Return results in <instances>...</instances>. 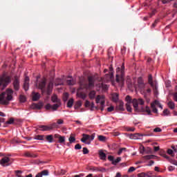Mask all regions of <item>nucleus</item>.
Listing matches in <instances>:
<instances>
[{
    "mask_svg": "<svg viewBox=\"0 0 177 177\" xmlns=\"http://www.w3.org/2000/svg\"><path fill=\"white\" fill-rule=\"evenodd\" d=\"M132 104L133 107L137 111H142V113H147L149 115H150L151 111L150 110V107L148 106L145 107H141L140 108L139 106H143L145 104V100L142 98L138 99H133L132 100Z\"/></svg>",
    "mask_w": 177,
    "mask_h": 177,
    "instance_id": "1",
    "label": "nucleus"
},
{
    "mask_svg": "<svg viewBox=\"0 0 177 177\" xmlns=\"http://www.w3.org/2000/svg\"><path fill=\"white\" fill-rule=\"evenodd\" d=\"M13 100V90L12 88L6 89L0 95V104L8 106L9 102Z\"/></svg>",
    "mask_w": 177,
    "mask_h": 177,
    "instance_id": "2",
    "label": "nucleus"
},
{
    "mask_svg": "<svg viewBox=\"0 0 177 177\" xmlns=\"http://www.w3.org/2000/svg\"><path fill=\"white\" fill-rule=\"evenodd\" d=\"M127 84L128 85V88L129 89H132L133 88H135L136 90L143 91L144 88H145L146 84H145V82L143 81V79L142 77H138L137 80V84L135 83L131 82V78L128 77L127 80Z\"/></svg>",
    "mask_w": 177,
    "mask_h": 177,
    "instance_id": "3",
    "label": "nucleus"
},
{
    "mask_svg": "<svg viewBox=\"0 0 177 177\" xmlns=\"http://www.w3.org/2000/svg\"><path fill=\"white\" fill-rule=\"evenodd\" d=\"M124 70H125V66H124V64L122 65V68H118L116 69V82L120 85L121 86H124Z\"/></svg>",
    "mask_w": 177,
    "mask_h": 177,
    "instance_id": "4",
    "label": "nucleus"
},
{
    "mask_svg": "<svg viewBox=\"0 0 177 177\" xmlns=\"http://www.w3.org/2000/svg\"><path fill=\"white\" fill-rule=\"evenodd\" d=\"M10 82H12V77L8 75H3L1 77H0V88H1L2 90L5 89Z\"/></svg>",
    "mask_w": 177,
    "mask_h": 177,
    "instance_id": "5",
    "label": "nucleus"
},
{
    "mask_svg": "<svg viewBox=\"0 0 177 177\" xmlns=\"http://www.w3.org/2000/svg\"><path fill=\"white\" fill-rule=\"evenodd\" d=\"M93 86H95V80L93 77H88V84L86 82V81L80 82V88L82 89H92Z\"/></svg>",
    "mask_w": 177,
    "mask_h": 177,
    "instance_id": "6",
    "label": "nucleus"
},
{
    "mask_svg": "<svg viewBox=\"0 0 177 177\" xmlns=\"http://www.w3.org/2000/svg\"><path fill=\"white\" fill-rule=\"evenodd\" d=\"M95 103H97V104H100V106H101L100 110L101 111H103L106 106V98L104 97V95H97V97H95Z\"/></svg>",
    "mask_w": 177,
    "mask_h": 177,
    "instance_id": "7",
    "label": "nucleus"
},
{
    "mask_svg": "<svg viewBox=\"0 0 177 177\" xmlns=\"http://www.w3.org/2000/svg\"><path fill=\"white\" fill-rule=\"evenodd\" d=\"M39 128L40 129V131L45 132L48 131H52V129L57 128V124L56 123H53L48 125H39Z\"/></svg>",
    "mask_w": 177,
    "mask_h": 177,
    "instance_id": "8",
    "label": "nucleus"
},
{
    "mask_svg": "<svg viewBox=\"0 0 177 177\" xmlns=\"http://www.w3.org/2000/svg\"><path fill=\"white\" fill-rule=\"evenodd\" d=\"M156 106H158L159 109H161L162 110V105L160 103L158 100H155L153 103L151 104V108L152 109L153 113H158V110L156 107Z\"/></svg>",
    "mask_w": 177,
    "mask_h": 177,
    "instance_id": "9",
    "label": "nucleus"
},
{
    "mask_svg": "<svg viewBox=\"0 0 177 177\" xmlns=\"http://www.w3.org/2000/svg\"><path fill=\"white\" fill-rule=\"evenodd\" d=\"M10 158L9 157H4L0 160V165L2 167H9L10 165Z\"/></svg>",
    "mask_w": 177,
    "mask_h": 177,
    "instance_id": "10",
    "label": "nucleus"
},
{
    "mask_svg": "<svg viewBox=\"0 0 177 177\" xmlns=\"http://www.w3.org/2000/svg\"><path fill=\"white\" fill-rule=\"evenodd\" d=\"M83 138L81 139V142L82 143H86V140H93L95 139V134H93L92 136H89L88 134H83L82 135Z\"/></svg>",
    "mask_w": 177,
    "mask_h": 177,
    "instance_id": "11",
    "label": "nucleus"
},
{
    "mask_svg": "<svg viewBox=\"0 0 177 177\" xmlns=\"http://www.w3.org/2000/svg\"><path fill=\"white\" fill-rule=\"evenodd\" d=\"M46 85V80L44 78L36 82V88H37L38 89H44Z\"/></svg>",
    "mask_w": 177,
    "mask_h": 177,
    "instance_id": "12",
    "label": "nucleus"
},
{
    "mask_svg": "<svg viewBox=\"0 0 177 177\" xmlns=\"http://www.w3.org/2000/svg\"><path fill=\"white\" fill-rule=\"evenodd\" d=\"M60 107V104H55L54 105H51L50 104H47L45 106L46 110H53V111H56L57 109Z\"/></svg>",
    "mask_w": 177,
    "mask_h": 177,
    "instance_id": "13",
    "label": "nucleus"
},
{
    "mask_svg": "<svg viewBox=\"0 0 177 177\" xmlns=\"http://www.w3.org/2000/svg\"><path fill=\"white\" fill-rule=\"evenodd\" d=\"M148 82H149V85H151V86H152V88H155V89H156V90L158 89V85L156 83L154 86V83L153 82V77L151 76V75H150L148 77Z\"/></svg>",
    "mask_w": 177,
    "mask_h": 177,
    "instance_id": "14",
    "label": "nucleus"
},
{
    "mask_svg": "<svg viewBox=\"0 0 177 177\" xmlns=\"http://www.w3.org/2000/svg\"><path fill=\"white\" fill-rule=\"evenodd\" d=\"M51 101L53 103H57V104H59V106H62V103L60 102V100L59 98H57V95H53L51 97Z\"/></svg>",
    "mask_w": 177,
    "mask_h": 177,
    "instance_id": "15",
    "label": "nucleus"
},
{
    "mask_svg": "<svg viewBox=\"0 0 177 177\" xmlns=\"http://www.w3.org/2000/svg\"><path fill=\"white\" fill-rule=\"evenodd\" d=\"M30 78L28 77H25L24 83V89L25 91H28Z\"/></svg>",
    "mask_w": 177,
    "mask_h": 177,
    "instance_id": "16",
    "label": "nucleus"
},
{
    "mask_svg": "<svg viewBox=\"0 0 177 177\" xmlns=\"http://www.w3.org/2000/svg\"><path fill=\"white\" fill-rule=\"evenodd\" d=\"M13 86H14V89H15V91H19V89L20 88V83L19 82V80L15 79L14 80Z\"/></svg>",
    "mask_w": 177,
    "mask_h": 177,
    "instance_id": "17",
    "label": "nucleus"
},
{
    "mask_svg": "<svg viewBox=\"0 0 177 177\" xmlns=\"http://www.w3.org/2000/svg\"><path fill=\"white\" fill-rule=\"evenodd\" d=\"M77 97H80V99H83V100L86 99V94L80 93V91L77 93Z\"/></svg>",
    "mask_w": 177,
    "mask_h": 177,
    "instance_id": "18",
    "label": "nucleus"
},
{
    "mask_svg": "<svg viewBox=\"0 0 177 177\" xmlns=\"http://www.w3.org/2000/svg\"><path fill=\"white\" fill-rule=\"evenodd\" d=\"M99 156H100V160H106V153H104V152H103V151L100 150L99 151Z\"/></svg>",
    "mask_w": 177,
    "mask_h": 177,
    "instance_id": "19",
    "label": "nucleus"
},
{
    "mask_svg": "<svg viewBox=\"0 0 177 177\" xmlns=\"http://www.w3.org/2000/svg\"><path fill=\"white\" fill-rule=\"evenodd\" d=\"M58 143H60L61 145H66V137L61 136L59 139H58Z\"/></svg>",
    "mask_w": 177,
    "mask_h": 177,
    "instance_id": "20",
    "label": "nucleus"
},
{
    "mask_svg": "<svg viewBox=\"0 0 177 177\" xmlns=\"http://www.w3.org/2000/svg\"><path fill=\"white\" fill-rule=\"evenodd\" d=\"M46 139L48 143H53V135H48L46 136Z\"/></svg>",
    "mask_w": 177,
    "mask_h": 177,
    "instance_id": "21",
    "label": "nucleus"
},
{
    "mask_svg": "<svg viewBox=\"0 0 177 177\" xmlns=\"http://www.w3.org/2000/svg\"><path fill=\"white\" fill-rule=\"evenodd\" d=\"M96 96V91H92L88 93V97L89 99L93 100L95 99V97Z\"/></svg>",
    "mask_w": 177,
    "mask_h": 177,
    "instance_id": "22",
    "label": "nucleus"
},
{
    "mask_svg": "<svg viewBox=\"0 0 177 177\" xmlns=\"http://www.w3.org/2000/svg\"><path fill=\"white\" fill-rule=\"evenodd\" d=\"M167 106L169 109H171V110H174V109H175V102L169 101V102H167Z\"/></svg>",
    "mask_w": 177,
    "mask_h": 177,
    "instance_id": "23",
    "label": "nucleus"
},
{
    "mask_svg": "<svg viewBox=\"0 0 177 177\" xmlns=\"http://www.w3.org/2000/svg\"><path fill=\"white\" fill-rule=\"evenodd\" d=\"M52 89H53V82H50L48 85V93H50L52 92Z\"/></svg>",
    "mask_w": 177,
    "mask_h": 177,
    "instance_id": "24",
    "label": "nucleus"
},
{
    "mask_svg": "<svg viewBox=\"0 0 177 177\" xmlns=\"http://www.w3.org/2000/svg\"><path fill=\"white\" fill-rule=\"evenodd\" d=\"M39 97H41V95H39V93H35L32 96L33 102H37V100H39Z\"/></svg>",
    "mask_w": 177,
    "mask_h": 177,
    "instance_id": "25",
    "label": "nucleus"
},
{
    "mask_svg": "<svg viewBox=\"0 0 177 177\" xmlns=\"http://www.w3.org/2000/svg\"><path fill=\"white\" fill-rule=\"evenodd\" d=\"M112 100L113 102L116 103V102H118V93H114L112 94Z\"/></svg>",
    "mask_w": 177,
    "mask_h": 177,
    "instance_id": "26",
    "label": "nucleus"
},
{
    "mask_svg": "<svg viewBox=\"0 0 177 177\" xmlns=\"http://www.w3.org/2000/svg\"><path fill=\"white\" fill-rule=\"evenodd\" d=\"M73 104H74V99L71 98L67 103V107H68L69 109H71V107H73Z\"/></svg>",
    "mask_w": 177,
    "mask_h": 177,
    "instance_id": "27",
    "label": "nucleus"
},
{
    "mask_svg": "<svg viewBox=\"0 0 177 177\" xmlns=\"http://www.w3.org/2000/svg\"><path fill=\"white\" fill-rule=\"evenodd\" d=\"M69 143L71 145V143H74L75 142V137H74V134L71 133L69 138Z\"/></svg>",
    "mask_w": 177,
    "mask_h": 177,
    "instance_id": "28",
    "label": "nucleus"
},
{
    "mask_svg": "<svg viewBox=\"0 0 177 177\" xmlns=\"http://www.w3.org/2000/svg\"><path fill=\"white\" fill-rule=\"evenodd\" d=\"M138 136H142V135H140L139 133L131 134L130 135V139L137 140V139H139Z\"/></svg>",
    "mask_w": 177,
    "mask_h": 177,
    "instance_id": "29",
    "label": "nucleus"
},
{
    "mask_svg": "<svg viewBox=\"0 0 177 177\" xmlns=\"http://www.w3.org/2000/svg\"><path fill=\"white\" fill-rule=\"evenodd\" d=\"M118 110H120L121 111H124V102H119V106H117Z\"/></svg>",
    "mask_w": 177,
    "mask_h": 177,
    "instance_id": "30",
    "label": "nucleus"
},
{
    "mask_svg": "<svg viewBox=\"0 0 177 177\" xmlns=\"http://www.w3.org/2000/svg\"><path fill=\"white\" fill-rule=\"evenodd\" d=\"M140 154H147V151H146L144 146L140 147Z\"/></svg>",
    "mask_w": 177,
    "mask_h": 177,
    "instance_id": "31",
    "label": "nucleus"
},
{
    "mask_svg": "<svg viewBox=\"0 0 177 177\" xmlns=\"http://www.w3.org/2000/svg\"><path fill=\"white\" fill-rule=\"evenodd\" d=\"M44 138H45V136L38 135L35 137V140H44Z\"/></svg>",
    "mask_w": 177,
    "mask_h": 177,
    "instance_id": "32",
    "label": "nucleus"
},
{
    "mask_svg": "<svg viewBox=\"0 0 177 177\" xmlns=\"http://www.w3.org/2000/svg\"><path fill=\"white\" fill-rule=\"evenodd\" d=\"M120 161H121V157H118L115 160L113 159V165H117Z\"/></svg>",
    "mask_w": 177,
    "mask_h": 177,
    "instance_id": "33",
    "label": "nucleus"
},
{
    "mask_svg": "<svg viewBox=\"0 0 177 177\" xmlns=\"http://www.w3.org/2000/svg\"><path fill=\"white\" fill-rule=\"evenodd\" d=\"M126 109H127V111H129V113L132 112V107H131V104L127 103L126 104Z\"/></svg>",
    "mask_w": 177,
    "mask_h": 177,
    "instance_id": "34",
    "label": "nucleus"
},
{
    "mask_svg": "<svg viewBox=\"0 0 177 177\" xmlns=\"http://www.w3.org/2000/svg\"><path fill=\"white\" fill-rule=\"evenodd\" d=\"M66 83L68 84V85H74V84H75V82L74 81V79H71L68 80L66 81Z\"/></svg>",
    "mask_w": 177,
    "mask_h": 177,
    "instance_id": "35",
    "label": "nucleus"
},
{
    "mask_svg": "<svg viewBox=\"0 0 177 177\" xmlns=\"http://www.w3.org/2000/svg\"><path fill=\"white\" fill-rule=\"evenodd\" d=\"M98 140L100 142H106V137L104 136H98Z\"/></svg>",
    "mask_w": 177,
    "mask_h": 177,
    "instance_id": "36",
    "label": "nucleus"
},
{
    "mask_svg": "<svg viewBox=\"0 0 177 177\" xmlns=\"http://www.w3.org/2000/svg\"><path fill=\"white\" fill-rule=\"evenodd\" d=\"M59 85H63V81L60 79H57V82H55V86H59Z\"/></svg>",
    "mask_w": 177,
    "mask_h": 177,
    "instance_id": "37",
    "label": "nucleus"
},
{
    "mask_svg": "<svg viewBox=\"0 0 177 177\" xmlns=\"http://www.w3.org/2000/svg\"><path fill=\"white\" fill-rule=\"evenodd\" d=\"M40 173L41 174L42 176H48V175H49V171L48 170H44Z\"/></svg>",
    "mask_w": 177,
    "mask_h": 177,
    "instance_id": "38",
    "label": "nucleus"
},
{
    "mask_svg": "<svg viewBox=\"0 0 177 177\" xmlns=\"http://www.w3.org/2000/svg\"><path fill=\"white\" fill-rule=\"evenodd\" d=\"M26 96L24 95H20L19 97V101L21 102V103H24V102H26Z\"/></svg>",
    "mask_w": 177,
    "mask_h": 177,
    "instance_id": "39",
    "label": "nucleus"
},
{
    "mask_svg": "<svg viewBox=\"0 0 177 177\" xmlns=\"http://www.w3.org/2000/svg\"><path fill=\"white\" fill-rule=\"evenodd\" d=\"M15 174L17 177H23V176H21V174H23V171H15Z\"/></svg>",
    "mask_w": 177,
    "mask_h": 177,
    "instance_id": "40",
    "label": "nucleus"
},
{
    "mask_svg": "<svg viewBox=\"0 0 177 177\" xmlns=\"http://www.w3.org/2000/svg\"><path fill=\"white\" fill-rule=\"evenodd\" d=\"M154 157V156L153 155H147L144 156L145 160H151V158H153Z\"/></svg>",
    "mask_w": 177,
    "mask_h": 177,
    "instance_id": "41",
    "label": "nucleus"
},
{
    "mask_svg": "<svg viewBox=\"0 0 177 177\" xmlns=\"http://www.w3.org/2000/svg\"><path fill=\"white\" fill-rule=\"evenodd\" d=\"M169 114H171V112H169L168 109H165L163 111V115L167 116V115H169Z\"/></svg>",
    "mask_w": 177,
    "mask_h": 177,
    "instance_id": "42",
    "label": "nucleus"
},
{
    "mask_svg": "<svg viewBox=\"0 0 177 177\" xmlns=\"http://www.w3.org/2000/svg\"><path fill=\"white\" fill-rule=\"evenodd\" d=\"M25 156H26V157H32V158H35V157H37V156L33 155V154H32V153H28V152L26 153H25Z\"/></svg>",
    "mask_w": 177,
    "mask_h": 177,
    "instance_id": "43",
    "label": "nucleus"
},
{
    "mask_svg": "<svg viewBox=\"0 0 177 177\" xmlns=\"http://www.w3.org/2000/svg\"><path fill=\"white\" fill-rule=\"evenodd\" d=\"M15 122V119L10 118L8 121L6 122L7 124H12Z\"/></svg>",
    "mask_w": 177,
    "mask_h": 177,
    "instance_id": "44",
    "label": "nucleus"
},
{
    "mask_svg": "<svg viewBox=\"0 0 177 177\" xmlns=\"http://www.w3.org/2000/svg\"><path fill=\"white\" fill-rule=\"evenodd\" d=\"M167 154H169L172 157H174V151L171 149H167Z\"/></svg>",
    "mask_w": 177,
    "mask_h": 177,
    "instance_id": "45",
    "label": "nucleus"
},
{
    "mask_svg": "<svg viewBox=\"0 0 177 177\" xmlns=\"http://www.w3.org/2000/svg\"><path fill=\"white\" fill-rule=\"evenodd\" d=\"M75 150H81V149H82V147L81 146V145L77 144L75 146Z\"/></svg>",
    "mask_w": 177,
    "mask_h": 177,
    "instance_id": "46",
    "label": "nucleus"
},
{
    "mask_svg": "<svg viewBox=\"0 0 177 177\" xmlns=\"http://www.w3.org/2000/svg\"><path fill=\"white\" fill-rule=\"evenodd\" d=\"M124 150H127V149H125V148L120 149L119 151H118V156H121V154L122 153V151H124Z\"/></svg>",
    "mask_w": 177,
    "mask_h": 177,
    "instance_id": "47",
    "label": "nucleus"
},
{
    "mask_svg": "<svg viewBox=\"0 0 177 177\" xmlns=\"http://www.w3.org/2000/svg\"><path fill=\"white\" fill-rule=\"evenodd\" d=\"M145 177H153V173L151 171H149L147 174L145 173Z\"/></svg>",
    "mask_w": 177,
    "mask_h": 177,
    "instance_id": "48",
    "label": "nucleus"
},
{
    "mask_svg": "<svg viewBox=\"0 0 177 177\" xmlns=\"http://www.w3.org/2000/svg\"><path fill=\"white\" fill-rule=\"evenodd\" d=\"M67 99H68V93H65L64 94V102H66Z\"/></svg>",
    "mask_w": 177,
    "mask_h": 177,
    "instance_id": "49",
    "label": "nucleus"
},
{
    "mask_svg": "<svg viewBox=\"0 0 177 177\" xmlns=\"http://www.w3.org/2000/svg\"><path fill=\"white\" fill-rule=\"evenodd\" d=\"M89 153V150H88V148L84 147L83 148V154H88Z\"/></svg>",
    "mask_w": 177,
    "mask_h": 177,
    "instance_id": "50",
    "label": "nucleus"
},
{
    "mask_svg": "<svg viewBox=\"0 0 177 177\" xmlns=\"http://www.w3.org/2000/svg\"><path fill=\"white\" fill-rule=\"evenodd\" d=\"M32 109H41V107L39 106V105L37 104H33L32 105Z\"/></svg>",
    "mask_w": 177,
    "mask_h": 177,
    "instance_id": "51",
    "label": "nucleus"
},
{
    "mask_svg": "<svg viewBox=\"0 0 177 177\" xmlns=\"http://www.w3.org/2000/svg\"><path fill=\"white\" fill-rule=\"evenodd\" d=\"M90 106H91V110H93V109H96V110H97V107L95 106V103H93V102H91L90 104Z\"/></svg>",
    "mask_w": 177,
    "mask_h": 177,
    "instance_id": "52",
    "label": "nucleus"
},
{
    "mask_svg": "<svg viewBox=\"0 0 177 177\" xmlns=\"http://www.w3.org/2000/svg\"><path fill=\"white\" fill-rule=\"evenodd\" d=\"M126 102H127V103H129V104L131 103V96L127 95V96L126 97Z\"/></svg>",
    "mask_w": 177,
    "mask_h": 177,
    "instance_id": "53",
    "label": "nucleus"
},
{
    "mask_svg": "<svg viewBox=\"0 0 177 177\" xmlns=\"http://www.w3.org/2000/svg\"><path fill=\"white\" fill-rule=\"evenodd\" d=\"M136 169L134 167H131L129 169H128V172H133L134 171H136Z\"/></svg>",
    "mask_w": 177,
    "mask_h": 177,
    "instance_id": "54",
    "label": "nucleus"
},
{
    "mask_svg": "<svg viewBox=\"0 0 177 177\" xmlns=\"http://www.w3.org/2000/svg\"><path fill=\"white\" fill-rule=\"evenodd\" d=\"M108 160L109 161H111L112 164H113V162L114 161V157L113 156H108Z\"/></svg>",
    "mask_w": 177,
    "mask_h": 177,
    "instance_id": "55",
    "label": "nucleus"
},
{
    "mask_svg": "<svg viewBox=\"0 0 177 177\" xmlns=\"http://www.w3.org/2000/svg\"><path fill=\"white\" fill-rule=\"evenodd\" d=\"M161 131L162 130L160 127H156L153 129V132H161Z\"/></svg>",
    "mask_w": 177,
    "mask_h": 177,
    "instance_id": "56",
    "label": "nucleus"
},
{
    "mask_svg": "<svg viewBox=\"0 0 177 177\" xmlns=\"http://www.w3.org/2000/svg\"><path fill=\"white\" fill-rule=\"evenodd\" d=\"M138 177H146V173H140L138 174Z\"/></svg>",
    "mask_w": 177,
    "mask_h": 177,
    "instance_id": "57",
    "label": "nucleus"
},
{
    "mask_svg": "<svg viewBox=\"0 0 177 177\" xmlns=\"http://www.w3.org/2000/svg\"><path fill=\"white\" fill-rule=\"evenodd\" d=\"M84 106L85 107H89L91 106V102L88 100H86Z\"/></svg>",
    "mask_w": 177,
    "mask_h": 177,
    "instance_id": "58",
    "label": "nucleus"
},
{
    "mask_svg": "<svg viewBox=\"0 0 177 177\" xmlns=\"http://www.w3.org/2000/svg\"><path fill=\"white\" fill-rule=\"evenodd\" d=\"M160 156H162L164 158H166L167 160H169V156H168L167 153H161Z\"/></svg>",
    "mask_w": 177,
    "mask_h": 177,
    "instance_id": "59",
    "label": "nucleus"
},
{
    "mask_svg": "<svg viewBox=\"0 0 177 177\" xmlns=\"http://www.w3.org/2000/svg\"><path fill=\"white\" fill-rule=\"evenodd\" d=\"M114 110V106H111L107 109V111L111 113V111H113Z\"/></svg>",
    "mask_w": 177,
    "mask_h": 177,
    "instance_id": "60",
    "label": "nucleus"
},
{
    "mask_svg": "<svg viewBox=\"0 0 177 177\" xmlns=\"http://www.w3.org/2000/svg\"><path fill=\"white\" fill-rule=\"evenodd\" d=\"M63 122H64L63 120L59 119L56 124H58V125H60V124H63Z\"/></svg>",
    "mask_w": 177,
    "mask_h": 177,
    "instance_id": "61",
    "label": "nucleus"
},
{
    "mask_svg": "<svg viewBox=\"0 0 177 177\" xmlns=\"http://www.w3.org/2000/svg\"><path fill=\"white\" fill-rule=\"evenodd\" d=\"M172 0H162V3H169V2H171Z\"/></svg>",
    "mask_w": 177,
    "mask_h": 177,
    "instance_id": "62",
    "label": "nucleus"
},
{
    "mask_svg": "<svg viewBox=\"0 0 177 177\" xmlns=\"http://www.w3.org/2000/svg\"><path fill=\"white\" fill-rule=\"evenodd\" d=\"M173 97H174V100H175V102H177V93H174L173 94Z\"/></svg>",
    "mask_w": 177,
    "mask_h": 177,
    "instance_id": "63",
    "label": "nucleus"
},
{
    "mask_svg": "<svg viewBox=\"0 0 177 177\" xmlns=\"http://www.w3.org/2000/svg\"><path fill=\"white\" fill-rule=\"evenodd\" d=\"M61 136H60V134H57V133H56V134L54 135L55 139H58V140H59Z\"/></svg>",
    "mask_w": 177,
    "mask_h": 177,
    "instance_id": "64",
    "label": "nucleus"
}]
</instances>
